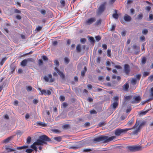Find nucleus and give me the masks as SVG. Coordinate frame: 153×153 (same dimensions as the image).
I'll list each match as a JSON object with an SVG mask.
<instances>
[{"mask_svg": "<svg viewBox=\"0 0 153 153\" xmlns=\"http://www.w3.org/2000/svg\"><path fill=\"white\" fill-rule=\"evenodd\" d=\"M86 39L85 38H82L81 39L80 41L82 43H84L85 42Z\"/></svg>", "mask_w": 153, "mask_h": 153, "instance_id": "e2e57ef3", "label": "nucleus"}, {"mask_svg": "<svg viewBox=\"0 0 153 153\" xmlns=\"http://www.w3.org/2000/svg\"><path fill=\"white\" fill-rule=\"evenodd\" d=\"M65 62L66 64H68L69 61V59L67 57H65L64 58Z\"/></svg>", "mask_w": 153, "mask_h": 153, "instance_id": "e433bc0d", "label": "nucleus"}, {"mask_svg": "<svg viewBox=\"0 0 153 153\" xmlns=\"http://www.w3.org/2000/svg\"><path fill=\"white\" fill-rule=\"evenodd\" d=\"M150 93L151 96L153 97V87L151 88L150 91Z\"/></svg>", "mask_w": 153, "mask_h": 153, "instance_id": "3c124183", "label": "nucleus"}, {"mask_svg": "<svg viewBox=\"0 0 153 153\" xmlns=\"http://www.w3.org/2000/svg\"><path fill=\"white\" fill-rule=\"evenodd\" d=\"M76 50L78 52H80L81 50V45L79 44L76 46Z\"/></svg>", "mask_w": 153, "mask_h": 153, "instance_id": "a878e982", "label": "nucleus"}, {"mask_svg": "<svg viewBox=\"0 0 153 153\" xmlns=\"http://www.w3.org/2000/svg\"><path fill=\"white\" fill-rule=\"evenodd\" d=\"M23 133L22 131L19 130L16 132V134L18 135H21Z\"/></svg>", "mask_w": 153, "mask_h": 153, "instance_id": "79ce46f5", "label": "nucleus"}, {"mask_svg": "<svg viewBox=\"0 0 153 153\" xmlns=\"http://www.w3.org/2000/svg\"><path fill=\"white\" fill-rule=\"evenodd\" d=\"M101 21L100 19H99L98 20L97 22H96V24L97 25H99L101 23Z\"/></svg>", "mask_w": 153, "mask_h": 153, "instance_id": "69168bd1", "label": "nucleus"}, {"mask_svg": "<svg viewBox=\"0 0 153 153\" xmlns=\"http://www.w3.org/2000/svg\"><path fill=\"white\" fill-rule=\"evenodd\" d=\"M52 76L51 74H49L48 76H45L44 77V79L47 82H48L49 80V78H51Z\"/></svg>", "mask_w": 153, "mask_h": 153, "instance_id": "f3484780", "label": "nucleus"}, {"mask_svg": "<svg viewBox=\"0 0 153 153\" xmlns=\"http://www.w3.org/2000/svg\"><path fill=\"white\" fill-rule=\"evenodd\" d=\"M142 147L140 146H134V151H140L142 149Z\"/></svg>", "mask_w": 153, "mask_h": 153, "instance_id": "4468645a", "label": "nucleus"}, {"mask_svg": "<svg viewBox=\"0 0 153 153\" xmlns=\"http://www.w3.org/2000/svg\"><path fill=\"white\" fill-rule=\"evenodd\" d=\"M148 111V110H146L145 111H143L141 112L140 113V114L142 115H144L146 114Z\"/></svg>", "mask_w": 153, "mask_h": 153, "instance_id": "72a5a7b5", "label": "nucleus"}, {"mask_svg": "<svg viewBox=\"0 0 153 153\" xmlns=\"http://www.w3.org/2000/svg\"><path fill=\"white\" fill-rule=\"evenodd\" d=\"M102 48L105 50H106L107 48V46L105 44H103L102 45Z\"/></svg>", "mask_w": 153, "mask_h": 153, "instance_id": "8fccbe9b", "label": "nucleus"}, {"mask_svg": "<svg viewBox=\"0 0 153 153\" xmlns=\"http://www.w3.org/2000/svg\"><path fill=\"white\" fill-rule=\"evenodd\" d=\"M143 17V14L142 13L139 14L137 16V18L138 19H141Z\"/></svg>", "mask_w": 153, "mask_h": 153, "instance_id": "bb28decb", "label": "nucleus"}, {"mask_svg": "<svg viewBox=\"0 0 153 153\" xmlns=\"http://www.w3.org/2000/svg\"><path fill=\"white\" fill-rule=\"evenodd\" d=\"M146 59L145 57H143L142 58V63L143 64H144L146 63Z\"/></svg>", "mask_w": 153, "mask_h": 153, "instance_id": "c756f323", "label": "nucleus"}, {"mask_svg": "<svg viewBox=\"0 0 153 153\" xmlns=\"http://www.w3.org/2000/svg\"><path fill=\"white\" fill-rule=\"evenodd\" d=\"M149 72H145L143 73V76H148L149 74Z\"/></svg>", "mask_w": 153, "mask_h": 153, "instance_id": "4c0bfd02", "label": "nucleus"}, {"mask_svg": "<svg viewBox=\"0 0 153 153\" xmlns=\"http://www.w3.org/2000/svg\"><path fill=\"white\" fill-rule=\"evenodd\" d=\"M54 139L55 140L58 142H60L62 138L60 137H54Z\"/></svg>", "mask_w": 153, "mask_h": 153, "instance_id": "5701e85b", "label": "nucleus"}, {"mask_svg": "<svg viewBox=\"0 0 153 153\" xmlns=\"http://www.w3.org/2000/svg\"><path fill=\"white\" fill-rule=\"evenodd\" d=\"M38 90L40 91V92L39 93V95H49L51 94V92L49 90H42L40 88H39Z\"/></svg>", "mask_w": 153, "mask_h": 153, "instance_id": "20e7f679", "label": "nucleus"}, {"mask_svg": "<svg viewBox=\"0 0 153 153\" xmlns=\"http://www.w3.org/2000/svg\"><path fill=\"white\" fill-rule=\"evenodd\" d=\"M69 127V125L68 124H66L63 126L62 127L63 128L67 129Z\"/></svg>", "mask_w": 153, "mask_h": 153, "instance_id": "de8ad7c7", "label": "nucleus"}, {"mask_svg": "<svg viewBox=\"0 0 153 153\" xmlns=\"http://www.w3.org/2000/svg\"><path fill=\"white\" fill-rule=\"evenodd\" d=\"M131 98V97L130 96H125L124 97V100L126 101L127 100L130 99Z\"/></svg>", "mask_w": 153, "mask_h": 153, "instance_id": "f704fd0d", "label": "nucleus"}, {"mask_svg": "<svg viewBox=\"0 0 153 153\" xmlns=\"http://www.w3.org/2000/svg\"><path fill=\"white\" fill-rule=\"evenodd\" d=\"M38 102V100L36 99H35L33 100V102L34 104H37Z\"/></svg>", "mask_w": 153, "mask_h": 153, "instance_id": "bf43d9fd", "label": "nucleus"}, {"mask_svg": "<svg viewBox=\"0 0 153 153\" xmlns=\"http://www.w3.org/2000/svg\"><path fill=\"white\" fill-rule=\"evenodd\" d=\"M33 60V59L31 58L24 59L21 62V65L22 66H25L26 65L28 61H32Z\"/></svg>", "mask_w": 153, "mask_h": 153, "instance_id": "0eeeda50", "label": "nucleus"}, {"mask_svg": "<svg viewBox=\"0 0 153 153\" xmlns=\"http://www.w3.org/2000/svg\"><path fill=\"white\" fill-rule=\"evenodd\" d=\"M90 113L91 114H96L97 113L96 111L94 110L91 111L90 112Z\"/></svg>", "mask_w": 153, "mask_h": 153, "instance_id": "5fc2aeb1", "label": "nucleus"}, {"mask_svg": "<svg viewBox=\"0 0 153 153\" xmlns=\"http://www.w3.org/2000/svg\"><path fill=\"white\" fill-rule=\"evenodd\" d=\"M134 101L132 102V103H138L141 100V98L140 96H135L134 97Z\"/></svg>", "mask_w": 153, "mask_h": 153, "instance_id": "9d476101", "label": "nucleus"}, {"mask_svg": "<svg viewBox=\"0 0 153 153\" xmlns=\"http://www.w3.org/2000/svg\"><path fill=\"white\" fill-rule=\"evenodd\" d=\"M148 79L150 80H153V76H150L149 78Z\"/></svg>", "mask_w": 153, "mask_h": 153, "instance_id": "774afa93", "label": "nucleus"}, {"mask_svg": "<svg viewBox=\"0 0 153 153\" xmlns=\"http://www.w3.org/2000/svg\"><path fill=\"white\" fill-rule=\"evenodd\" d=\"M115 134L117 136H119L121 134V129H116L115 131Z\"/></svg>", "mask_w": 153, "mask_h": 153, "instance_id": "dca6fc26", "label": "nucleus"}, {"mask_svg": "<svg viewBox=\"0 0 153 153\" xmlns=\"http://www.w3.org/2000/svg\"><path fill=\"white\" fill-rule=\"evenodd\" d=\"M127 148L130 151H134V146H128Z\"/></svg>", "mask_w": 153, "mask_h": 153, "instance_id": "4be33fe9", "label": "nucleus"}, {"mask_svg": "<svg viewBox=\"0 0 153 153\" xmlns=\"http://www.w3.org/2000/svg\"><path fill=\"white\" fill-rule=\"evenodd\" d=\"M54 63L56 65L58 66L59 65V62L57 60H55Z\"/></svg>", "mask_w": 153, "mask_h": 153, "instance_id": "338daca9", "label": "nucleus"}, {"mask_svg": "<svg viewBox=\"0 0 153 153\" xmlns=\"http://www.w3.org/2000/svg\"><path fill=\"white\" fill-rule=\"evenodd\" d=\"M137 80L135 78H133L132 79L131 82L133 85H135L136 83Z\"/></svg>", "mask_w": 153, "mask_h": 153, "instance_id": "b1692460", "label": "nucleus"}, {"mask_svg": "<svg viewBox=\"0 0 153 153\" xmlns=\"http://www.w3.org/2000/svg\"><path fill=\"white\" fill-rule=\"evenodd\" d=\"M116 138L115 136H112L108 137L107 136H102L96 138L94 139V141L96 142L103 141L104 143H106L111 141Z\"/></svg>", "mask_w": 153, "mask_h": 153, "instance_id": "7ed1b4c3", "label": "nucleus"}, {"mask_svg": "<svg viewBox=\"0 0 153 153\" xmlns=\"http://www.w3.org/2000/svg\"><path fill=\"white\" fill-rule=\"evenodd\" d=\"M146 9L147 10L149 11L151 9V7L149 6H148L146 7Z\"/></svg>", "mask_w": 153, "mask_h": 153, "instance_id": "052dcab7", "label": "nucleus"}, {"mask_svg": "<svg viewBox=\"0 0 153 153\" xmlns=\"http://www.w3.org/2000/svg\"><path fill=\"white\" fill-rule=\"evenodd\" d=\"M37 124L38 125L40 126L43 127H45L47 126V124L45 123L40 121L37 122Z\"/></svg>", "mask_w": 153, "mask_h": 153, "instance_id": "aec40b11", "label": "nucleus"}, {"mask_svg": "<svg viewBox=\"0 0 153 153\" xmlns=\"http://www.w3.org/2000/svg\"><path fill=\"white\" fill-rule=\"evenodd\" d=\"M60 3L63 7L65 6V2L64 0H61L60 1Z\"/></svg>", "mask_w": 153, "mask_h": 153, "instance_id": "49530a36", "label": "nucleus"}, {"mask_svg": "<svg viewBox=\"0 0 153 153\" xmlns=\"http://www.w3.org/2000/svg\"><path fill=\"white\" fill-rule=\"evenodd\" d=\"M141 74H138L136 75L135 77L137 80H139L141 78Z\"/></svg>", "mask_w": 153, "mask_h": 153, "instance_id": "c85d7f7f", "label": "nucleus"}, {"mask_svg": "<svg viewBox=\"0 0 153 153\" xmlns=\"http://www.w3.org/2000/svg\"><path fill=\"white\" fill-rule=\"evenodd\" d=\"M124 19L125 21H129L131 19V17L128 15L126 14L124 17Z\"/></svg>", "mask_w": 153, "mask_h": 153, "instance_id": "ddd939ff", "label": "nucleus"}, {"mask_svg": "<svg viewBox=\"0 0 153 153\" xmlns=\"http://www.w3.org/2000/svg\"><path fill=\"white\" fill-rule=\"evenodd\" d=\"M111 50L110 49H108L107 51V55L109 57H111Z\"/></svg>", "mask_w": 153, "mask_h": 153, "instance_id": "cd10ccee", "label": "nucleus"}, {"mask_svg": "<svg viewBox=\"0 0 153 153\" xmlns=\"http://www.w3.org/2000/svg\"><path fill=\"white\" fill-rule=\"evenodd\" d=\"M106 4V2H105L100 5L98 9V14H100L104 11Z\"/></svg>", "mask_w": 153, "mask_h": 153, "instance_id": "423d86ee", "label": "nucleus"}, {"mask_svg": "<svg viewBox=\"0 0 153 153\" xmlns=\"http://www.w3.org/2000/svg\"><path fill=\"white\" fill-rule=\"evenodd\" d=\"M33 150V149H27L26 150V152L28 153H31Z\"/></svg>", "mask_w": 153, "mask_h": 153, "instance_id": "c03bdc74", "label": "nucleus"}, {"mask_svg": "<svg viewBox=\"0 0 153 153\" xmlns=\"http://www.w3.org/2000/svg\"><path fill=\"white\" fill-rule=\"evenodd\" d=\"M129 88L128 84V83H126L123 86V90L125 91H127Z\"/></svg>", "mask_w": 153, "mask_h": 153, "instance_id": "6ab92c4d", "label": "nucleus"}, {"mask_svg": "<svg viewBox=\"0 0 153 153\" xmlns=\"http://www.w3.org/2000/svg\"><path fill=\"white\" fill-rule=\"evenodd\" d=\"M115 27L116 26L115 25H113L111 28V30L112 31L114 30L115 29Z\"/></svg>", "mask_w": 153, "mask_h": 153, "instance_id": "4d7b16f0", "label": "nucleus"}, {"mask_svg": "<svg viewBox=\"0 0 153 153\" xmlns=\"http://www.w3.org/2000/svg\"><path fill=\"white\" fill-rule=\"evenodd\" d=\"M133 48L134 49H136L137 50L134 53L136 54H138L139 51L140 47L137 46L136 44H134L133 45Z\"/></svg>", "mask_w": 153, "mask_h": 153, "instance_id": "f8f14e48", "label": "nucleus"}, {"mask_svg": "<svg viewBox=\"0 0 153 153\" xmlns=\"http://www.w3.org/2000/svg\"><path fill=\"white\" fill-rule=\"evenodd\" d=\"M31 138L30 137H28L27 139V143H29L31 141Z\"/></svg>", "mask_w": 153, "mask_h": 153, "instance_id": "ea45409f", "label": "nucleus"}, {"mask_svg": "<svg viewBox=\"0 0 153 153\" xmlns=\"http://www.w3.org/2000/svg\"><path fill=\"white\" fill-rule=\"evenodd\" d=\"M40 12L43 15L45 14L46 13V11L44 10H40Z\"/></svg>", "mask_w": 153, "mask_h": 153, "instance_id": "13d9d810", "label": "nucleus"}, {"mask_svg": "<svg viewBox=\"0 0 153 153\" xmlns=\"http://www.w3.org/2000/svg\"><path fill=\"white\" fill-rule=\"evenodd\" d=\"M5 150L7 152H11L14 151L15 150L14 149H11L6 146H5Z\"/></svg>", "mask_w": 153, "mask_h": 153, "instance_id": "a211bd4d", "label": "nucleus"}, {"mask_svg": "<svg viewBox=\"0 0 153 153\" xmlns=\"http://www.w3.org/2000/svg\"><path fill=\"white\" fill-rule=\"evenodd\" d=\"M118 97L117 96H115L114 97V101L118 102Z\"/></svg>", "mask_w": 153, "mask_h": 153, "instance_id": "680f3d73", "label": "nucleus"}, {"mask_svg": "<svg viewBox=\"0 0 153 153\" xmlns=\"http://www.w3.org/2000/svg\"><path fill=\"white\" fill-rule=\"evenodd\" d=\"M95 39L97 41H99L101 39V37L99 36H97L95 37Z\"/></svg>", "mask_w": 153, "mask_h": 153, "instance_id": "a18cd8bd", "label": "nucleus"}, {"mask_svg": "<svg viewBox=\"0 0 153 153\" xmlns=\"http://www.w3.org/2000/svg\"><path fill=\"white\" fill-rule=\"evenodd\" d=\"M111 63L109 61H107L106 62V65L107 66H110Z\"/></svg>", "mask_w": 153, "mask_h": 153, "instance_id": "0e129e2a", "label": "nucleus"}, {"mask_svg": "<svg viewBox=\"0 0 153 153\" xmlns=\"http://www.w3.org/2000/svg\"><path fill=\"white\" fill-rule=\"evenodd\" d=\"M13 137V136H10L2 140L1 142V143H2L4 144L8 143L12 140Z\"/></svg>", "mask_w": 153, "mask_h": 153, "instance_id": "39448f33", "label": "nucleus"}, {"mask_svg": "<svg viewBox=\"0 0 153 153\" xmlns=\"http://www.w3.org/2000/svg\"><path fill=\"white\" fill-rule=\"evenodd\" d=\"M149 18L150 20H152L153 19V15L152 14L149 15Z\"/></svg>", "mask_w": 153, "mask_h": 153, "instance_id": "6e6d98bb", "label": "nucleus"}, {"mask_svg": "<svg viewBox=\"0 0 153 153\" xmlns=\"http://www.w3.org/2000/svg\"><path fill=\"white\" fill-rule=\"evenodd\" d=\"M6 58H4L2 59V60L0 63V64L1 65H3V63H4V62H5V61L6 60Z\"/></svg>", "mask_w": 153, "mask_h": 153, "instance_id": "2f4dec72", "label": "nucleus"}, {"mask_svg": "<svg viewBox=\"0 0 153 153\" xmlns=\"http://www.w3.org/2000/svg\"><path fill=\"white\" fill-rule=\"evenodd\" d=\"M124 72L126 74H128L130 71L129 66L128 64L124 65Z\"/></svg>", "mask_w": 153, "mask_h": 153, "instance_id": "9b49d317", "label": "nucleus"}, {"mask_svg": "<svg viewBox=\"0 0 153 153\" xmlns=\"http://www.w3.org/2000/svg\"><path fill=\"white\" fill-rule=\"evenodd\" d=\"M140 40L141 41H144L145 40V38L144 36H140Z\"/></svg>", "mask_w": 153, "mask_h": 153, "instance_id": "603ef678", "label": "nucleus"}, {"mask_svg": "<svg viewBox=\"0 0 153 153\" xmlns=\"http://www.w3.org/2000/svg\"><path fill=\"white\" fill-rule=\"evenodd\" d=\"M60 100L61 101H63L65 100V97L62 95L60 96L59 97Z\"/></svg>", "mask_w": 153, "mask_h": 153, "instance_id": "473e14b6", "label": "nucleus"}, {"mask_svg": "<svg viewBox=\"0 0 153 153\" xmlns=\"http://www.w3.org/2000/svg\"><path fill=\"white\" fill-rule=\"evenodd\" d=\"M134 120L133 118H132V119L128 122L127 125L128 126H131L133 123Z\"/></svg>", "mask_w": 153, "mask_h": 153, "instance_id": "412c9836", "label": "nucleus"}, {"mask_svg": "<svg viewBox=\"0 0 153 153\" xmlns=\"http://www.w3.org/2000/svg\"><path fill=\"white\" fill-rule=\"evenodd\" d=\"M51 141L50 139L46 135H41L39 136V139L37 140L30 147L34 149L36 152H37V149L36 145L42 146L44 144H46L47 141Z\"/></svg>", "mask_w": 153, "mask_h": 153, "instance_id": "f257e3e1", "label": "nucleus"}, {"mask_svg": "<svg viewBox=\"0 0 153 153\" xmlns=\"http://www.w3.org/2000/svg\"><path fill=\"white\" fill-rule=\"evenodd\" d=\"M39 65H42L43 64V62L42 59H40L38 61Z\"/></svg>", "mask_w": 153, "mask_h": 153, "instance_id": "58836bf2", "label": "nucleus"}, {"mask_svg": "<svg viewBox=\"0 0 153 153\" xmlns=\"http://www.w3.org/2000/svg\"><path fill=\"white\" fill-rule=\"evenodd\" d=\"M42 59L44 60L47 61L48 60V58L47 57L45 56H42Z\"/></svg>", "mask_w": 153, "mask_h": 153, "instance_id": "864d4df0", "label": "nucleus"}, {"mask_svg": "<svg viewBox=\"0 0 153 153\" xmlns=\"http://www.w3.org/2000/svg\"><path fill=\"white\" fill-rule=\"evenodd\" d=\"M148 32V31L147 29H145L143 30L142 31V33L144 34H146Z\"/></svg>", "mask_w": 153, "mask_h": 153, "instance_id": "c9c22d12", "label": "nucleus"}, {"mask_svg": "<svg viewBox=\"0 0 153 153\" xmlns=\"http://www.w3.org/2000/svg\"><path fill=\"white\" fill-rule=\"evenodd\" d=\"M118 105V103L117 101H114V102L111 105V107L112 108L114 109H115V108Z\"/></svg>", "mask_w": 153, "mask_h": 153, "instance_id": "2eb2a0df", "label": "nucleus"}, {"mask_svg": "<svg viewBox=\"0 0 153 153\" xmlns=\"http://www.w3.org/2000/svg\"><path fill=\"white\" fill-rule=\"evenodd\" d=\"M89 39L91 42L94 43V38L93 37H90Z\"/></svg>", "mask_w": 153, "mask_h": 153, "instance_id": "37998d69", "label": "nucleus"}, {"mask_svg": "<svg viewBox=\"0 0 153 153\" xmlns=\"http://www.w3.org/2000/svg\"><path fill=\"white\" fill-rule=\"evenodd\" d=\"M32 88L31 86H29L26 87V89L28 91H30L32 90Z\"/></svg>", "mask_w": 153, "mask_h": 153, "instance_id": "7c9ffc66", "label": "nucleus"}, {"mask_svg": "<svg viewBox=\"0 0 153 153\" xmlns=\"http://www.w3.org/2000/svg\"><path fill=\"white\" fill-rule=\"evenodd\" d=\"M55 70L58 73V74L60 76V77L62 78H64L65 77V76L62 72L60 71L57 68V67H55L54 68Z\"/></svg>", "mask_w": 153, "mask_h": 153, "instance_id": "1a4fd4ad", "label": "nucleus"}, {"mask_svg": "<svg viewBox=\"0 0 153 153\" xmlns=\"http://www.w3.org/2000/svg\"><path fill=\"white\" fill-rule=\"evenodd\" d=\"M96 21V19L94 18H91L88 19L86 22V24L87 25H90Z\"/></svg>", "mask_w": 153, "mask_h": 153, "instance_id": "6e6552de", "label": "nucleus"}, {"mask_svg": "<svg viewBox=\"0 0 153 153\" xmlns=\"http://www.w3.org/2000/svg\"><path fill=\"white\" fill-rule=\"evenodd\" d=\"M42 26H38L36 27V30L37 31H39L42 28Z\"/></svg>", "mask_w": 153, "mask_h": 153, "instance_id": "a19ab883", "label": "nucleus"}, {"mask_svg": "<svg viewBox=\"0 0 153 153\" xmlns=\"http://www.w3.org/2000/svg\"><path fill=\"white\" fill-rule=\"evenodd\" d=\"M144 124L143 123H142L139 125V122L137 121L135 124L134 127L132 128L121 129V134H125L128 131L134 129V130L133 131V134H137L139 131L141 127L143 126Z\"/></svg>", "mask_w": 153, "mask_h": 153, "instance_id": "f03ea898", "label": "nucleus"}, {"mask_svg": "<svg viewBox=\"0 0 153 153\" xmlns=\"http://www.w3.org/2000/svg\"><path fill=\"white\" fill-rule=\"evenodd\" d=\"M28 147L27 146H23L21 147H18L17 148L18 150H21L24 149H25Z\"/></svg>", "mask_w": 153, "mask_h": 153, "instance_id": "393cba45", "label": "nucleus"}, {"mask_svg": "<svg viewBox=\"0 0 153 153\" xmlns=\"http://www.w3.org/2000/svg\"><path fill=\"white\" fill-rule=\"evenodd\" d=\"M118 15L116 14H114L113 15V17L115 19H117L118 17Z\"/></svg>", "mask_w": 153, "mask_h": 153, "instance_id": "09e8293b", "label": "nucleus"}]
</instances>
